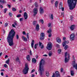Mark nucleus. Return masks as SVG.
<instances>
[{"label":"nucleus","instance_id":"obj_1","mask_svg":"<svg viewBox=\"0 0 77 77\" xmlns=\"http://www.w3.org/2000/svg\"><path fill=\"white\" fill-rule=\"evenodd\" d=\"M15 32L13 29L11 30V31L9 32L7 38V41L9 44L10 46H12L14 45V42L13 39L15 36Z\"/></svg>","mask_w":77,"mask_h":77},{"label":"nucleus","instance_id":"obj_2","mask_svg":"<svg viewBox=\"0 0 77 77\" xmlns=\"http://www.w3.org/2000/svg\"><path fill=\"white\" fill-rule=\"evenodd\" d=\"M77 0H67V3L70 10H72L75 8Z\"/></svg>","mask_w":77,"mask_h":77},{"label":"nucleus","instance_id":"obj_3","mask_svg":"<svg viewBox=\"0 0 77 77\" xmlns=\"http://www.w3.org/2000/svg\"><path fill=\"white\" fill-rule=\"evenodd\" d=\"M39 65V74L41 77L43 75V72H44V61L43 59H42L40 61Z\"/></svg>","mask_w":77,"mask_h":77},{"label":"nucleus","instance_id":"obj_4","mask_svg":"<svg viewBox=\"0 0 77 77\" xmlns=\"http://www.w3.org/2000/svg\"><path fill=\"white\" fill-rule=\"evenodd\" d=\"M29 71V66L26 63L25 64V68L24 70H23V72L24 74H26Z\"/></svg>","mask_w":77,"mask_h":77},{"label":"nucleus","instance_id":"obj_5","mask_svg":"<svg viewBox=\"0 0 77 77\" xmlns=\"http://www.w3.org/2000/svg\"><path fill=\"white\" fill-rule=\"evenodd\" d=\"M67 54H68V52H66L65 53V63H67V62H68V61H69V54H68V59L67 58V57H66V56H67Z\"/></svg>","mask_w":77,"mask_h":77},{"label":"nucleus","instance_id":"obj_6","mask_svg":"<svg viewBox=\"0 0 77 77\" xmlns=\"http://www.w3.org/2000/svg\"><path fill=\"white\" fill-rule=\"evenodd\" d=\"M46 48L48 50H51V49L52 48V43L51 42L48 43Z\"/></svg>","mask_w":77,"mask_h":77},{"label":"nucleus","instance_id":"obj_7","mask_svg":"<svg viewBox=\"0 0 77 77\" xmlns=\"http://www.w3.org/2000/svg\"><path fill=\"white\" fill-rule=\"evenodd\" d=\"M45 38V34L43 32H42L40 34V40H43Z\"/></svg>","mask_w":77,"mask_h":77},{"label":"nucleus","instance_id":"obj_8","mask_svg":"<svg viewBox=\"0 0 77 77\" xmlns=\"http://www.w3.org/2000/svg\"><path fill=\"white\" fill-rule=\"evenodd\" d=\"M75 34H72L70 36V39L71 41H74V38H75Z\"/></svg>","mask_w":77,"mask_h":77},{"label":"nucleus","instance_id":"obj_9","mask_svg":"<svg viewBox=\"0 0 77 77\" xmlns=\"http://www.w3.org/2000/svg\"><path fill=\"white\" fill-rule=\"evenodd\" d=\"M33 12L34 13V15H36L38 13V8H34L33 10Z\"/></svg>","mask_w":77,"mask_h":77},{"label":"nucleus","instance_id":"obj_10","mask_svg":"<svg viewBox=\"0 0 77 77\" xmlns=\"http://www.w3.org/2000/svg\"><path fill=\"white\" fill-rule=\"evenodd\" d=\"M54 74L55 76L56 77H60V74H59V72L58 71H56L55 72Z\"/></svg>","mask_w":77,"mask_h":77},{"label":"nucleus","instance_id":"obj_11","mask_svg":"<svg viewBox=\"0 0 77 77\" xmlns=\"http://www.w3.org/2000/svg\"><path fill=\"white\" fill-rule=\"evenodd\" d=\"M69 43V42L68 41H64V42H63V47H65V45H66V44H68Z\"/></svg>","mask_w":77,"mask_h":77},{"label":"nucleus","instance_id":"obj_12","mask_svg":"<svg viewBox=\"0 0 77 77\" xmlns=\"http://www.w3.org/2000/svg\"><path fill=\"white\" fill-rule=\"evenodd\" d=\"M39 12L40 14H42L44 13V9L41 7L40 8Z\"/></svg>","mask_w":77,"mask_h":77},{"label":"nucleus","instance_id":"obj_13","mask_svg":"<svg viewBox=\"0 0 77 77\" xmlns=\"http://www.w3.org/2000/svg\"><path fill=\"white\" fill-rule=\"evenodd\" d=\"M23 16L25 20H27V17H28V16L27 15V13L26 12H24Z\"/></svg>","mask_w":77,"mask_h":77},{"label":"nucleus","instance_id":"obj_14","mask_svg":"<svg viewBox=\"0 0 77 77\" xmlns=\"http://www.w3.org/2000/svg\"><path fill=\"white\" fill-rule=\"evenodd\" d=\"M35 29L37 31H38L39 30V24H37L36 25Z\"/></svg>","mask_w":77,"mask_h":77},{"label":"nucleus","instance_id":"obj_15","mask_svg":"<svg viewBox=\"0 0 77 77\" xmlns=\"http://www.w3.org/2000/svg\"><path fill=\"white\" fill-rule=\"evenodd\" d=\"M56 41L58 43H61V39L60 38H57L56 39Z\"/></svg>","mask_w":77,"mask_h":77},{"label":"nucleus","instance_id":"obj_16","mask_svg":"<svg viewBox=\"0 0 77 77\" xmlns=\"http://www.w3.org/2000/svg\"><path fill=\"white\" fill-rule=\"evenodd\" d=\"M70 28L71 30L72 31V30H74V29H75V26H74V25H72L70 26Z\"/></svg>","mask_w":77,"mask_h":77},{"label":"nucleus","instance_id":"obj_17","mask_svg":"<svg viewBox=\"0 0 77 77\" xmlns=\"http://www.w3.org/2000/svg\"><path fill=\"white\" fill-rule=\"evenodd\" d=\"M22 38L23 40L24 41H27V39L26 37H25L24 36H22Z\"/></svg>","mask_w":77,"mask_h":77},{"label":"nucleus","instance_id":"obj_18","mask_svg":"<svg viewBox=\"0 0 77 77\" xmlns=\"http://www.w3.org/2000/svg\"><path fill=\"white\" fill-rule=\"evenodd\" d=\"M71 75L72 76H73L74 75V71L71 70H70Z\"/></svg>","mask_w":77,"mask_h":77},{"label":"nucleus","instance_id":"obj_19","mask_svg":"<svg viewBox=\"0 0 77 77\" xmlns=\"http://www.w3.org/2000/svg\"><path fill=\"white\" fill-rule=\"evenodd\" d=\"M34 40H33L31 42V46L32 48H33V45H34Z\"/></svg>","mask_w":77,"mask_h":77},{"label":"nucleus","instance_id":"obj_20","mask_svg":"<svg viewBox=\"0 0 77 77\" xmlns=\"http://www.w3.org/2000/svg\"><path fill=\"white\" fill-rule=\"evenodd\" d=\"M52 54H53V53H52V51H50L49 52L48 55L49 57H51V56H52Z\"/></svg>","mask_w":77,"mask_h":77},{"label":"nucleus","instance_id":"obj_21","mask_svg":"<svg viewBox=\"0 0 77 77\" xmlns=\"http://www.w3.org/2000/svg\"><path fill=\"white\" fill-rule=\"evenodd\" d=\"M26 59L28 61H30V56L29 55H28L26 57Z\"/></svg>","mask_w":77,"mask_h":77},{"label":"nucleus","instance_id":"obj_22","mask_svg":"<svg viewBox=\"0 0 77 77\" xmlns=\"http://www.w3.org/2000/svg\"><path fill=\"white\" fill-rule=\"evenodd\" d=\"M32 61L34 63H36V60L35 58H33L32 60Z\"/></svg>","mask_w":77,"mask_h":77},{"label":"nucleus","instance_id":"obj_23","mask_svg":"<svg viewBox=\"0 0 77 77\" xmlns=\"http://www.w3.org/2000/svg\"><path fill=\"white\" fill-rule=\"evenodd\" d=\"M46 75L47 77H49L50 76V74H49V72H48L46 71Z\"/></svg>","mask_w":77,"mask_h":77},{"label":"nucleus","instance_id":"obj_24","mask_svg":"<svg viewBox=\"0 0 77 77\" xmlns=\"http://www.w3.org/2000/svg\"><path fill=\"white\" fill-rule=\"evenodd\" d=\"M57 5H58V1H57L55 3V6L56 8L57 6Z\"/></svg>","mask_w":77,"mask_h":77},{"label":"nucleus","instance_id":"obj_25","mask_svg":"<svg viewBox=\"0 0 77 77\" xmlns=\"http://www.w3.org/2000/svg\"><path fill=\"white\" fill-rule=\"evenodd\" d=\"M0 2H1V3H6L5 1L4 0H0Z\"/></svg>","mask_w":77,"mask_h":77},{"label":"nucleus","instance_id":"obj_26","mask_svg":"<svg viewBox=\"0 0 77 77\" xmlns=\"http://www.w3.org/2000/svg\"><path fill=\"white\" fill-rule=\"evenodd\" d=\"M37 24V21H34L33 22V25L34 26H36V25Z\"/></svg>","mask_w":77,"mask_h":77},{"label":"nucleus","instance_id":"obj_27","mask_svg":"<svg viewBox=\"0 0 77 77\" xmlns=\"http://www.w3.org/2000/svg\"><path fill=\"white\" fill-rule=\"evenodd\" d=\"M9 58L8 59V60H7L5 62V63H7V64H9Z\"/></svg>","mask_w":77,"mask_h":77},{"label":"nucleus","instance_id":"obj_28","mask_svg":"<svg viewBox=\"0 0 77 77\" xmlns=\"http://www.w3.org/2000/svg\"><path fill=\"white\" fill-rule=\"evenodd\" d=\"M12 11L14 12H15V11H17V9L15 8H12Z\"/></svg>","mask_w":77,"mask_h":77},{"label":"nucleus","instance_id":"obj_29","mask_svg":"<svg viewBox=\"0 0 77 77\" xmlns=\"http://www.w3.org/2000/svg\"><path fill=\"white\" fill-rule=\"evenodd\" d=\"M51 29H49V30L47 31L48 33H51Z\"/></svg>","mask_w":77,"mask_h":77},{"label":"nucleus","instance_id":"obj_30","mask_svg":"<svg viewBox=\"0 0 77 77\" xmlns=\"http://www.w3.org/2000/svg\"><path fill=\"white\" fill-rule=\"evenodd\" d=\"M35 6L36 8H37V7H38V2H35Z\"/></svg>","mask_w":77,"mask_h":77},{"label":"nucleus","instance_id":"obj_31","mask_svg":"<svg viewBox=\"0 0 77 77\" xmlns=\"http://www.w3.org/2000/svg\"><path fill=\"white\" fill-rule=\"evenodd\" d=\"M48 26L49 27H51V24L50 23H49L48 24Z\"/></svg>","mask_w":77,"mask_h":77},{"label":"nucleus","instance_id":"obj_32","mask_svg":"<svg viewBox=\"0 0 77 77\" xmlns=\"http://www.w3.org/2000/svg\"><path fill=\"white\" fill-rule=\"evenodd\" d=\"M39 22H40L42 23V24H43V23H44V21H43V20H42V19H41L40 20H39Z\"/></svg>","mask_w":77,"mask_h":77},{"label":"nucleus","instance_id":"obj_33","mask_svg":"<svg viewBox=\"0 0 77 77\" xmlns=\"http://www.w3.org/2000/svg\"><path fill=\"white\" fill-rule=\"evenodd\" d=\"M7 11V9L5 8L4 10V14H6V12Z\"/></svg>","mask_w":77,"mask_h":77},{"label":"nucleus","instance_id":"obj_34","mask_svg":"<svg viewBox=\"0 0 77 77\" xmlns=\"http://www.w3.org/2000/svg\"><path fill=\"white\" fill-rule=\"evenodd\" d=\"M68 48V45H66L64 47V49L65 50H66Z\"/></svg>","mask_w":77,"mask_h":77},{"label":"nucleus","instance_id":"obj_35","mask_svg":"<svg viewBox=\"0 0 77 77\" xmlns=\"http://www.w3.org/2000/svg\"><path fill=\"white\" fill-rule=\"evenodd\" d=\"M62 50L60 49H59L58 50V53H61Z\"/></svg>","mask_w":77,"mask_h":77},{"label":"nucleus","instance_id":"obj_36","mask_svg":"<svg viewBox=\"0 0 77 77\" xmlns=\"http://www.w3.org/2000/svg\"><path fill=\"white\" fill-rule=\"evenodd\" d=\"M29 33H27L26 34V36L28 39H29Z\"/></svg>","mask_w":77,"mask_h":77},{"label":"nucleus","instance_id":"obj_37","mask_svg":"<svg viewBox=\"0 0 77 77\" xmlns=\"http://www.w3.org/2000/svg\"><path fill=\"white\" fill-rule=\"evenodd\" d=\"M21 17V14H19L17 16V18H19V17Z\"/></svg>","mask_w":77,"mask_h":77},{"label":"nucleus","instance_id":"obj_38","mask_svg":"<svg viewBox=\"0 0 77 77\" xmlns=\"http://www.w3.org/2000/svg\"><path fill=\"white\" fill-rule=\"evenodd\" d=\"M59 8H60V9H62V5H60L59 6Z\"/></svg>","mask_w":77,"mask_h":77},{"label":"nucleus","instance_id":"obj_39","mask_svg":"<svg viewBox=\"0 0 77 77\" xmlns=\"http://www.w3.org/2000/svg\"><path fill=\"white\" fill-rule=\"evenodd\" d=\"M37 44H35L34 45V48L35 49H36V48H37Z\"/></svg>","mask_w":77,"mask_h":77},{"label":"nucleus","instance_id":"obj_40","mask_svg":"<svg viewBox=\"0 0 77 77\" xmlns=\"http://www.w3.org/2000/svg\"><path fill=\"white\" fill-rule=\"evenodd\" d=\"M51 18L52 20H53V14H51Z\"/></svg>","mask_w":77,"mask_h":77},{"label":"nucleus","instance_id":"obj_41","mask_svg":"<svg viewBox=\"0 0 77 77\" xmlns=\"http://www.w3.org/2000/svg\"><path fill=\"white\" fill-rule=\"evenodd\" d=\"M16 38L17 39H18L19 38V36H18V34L16 35Z\"/></svg>","mask_w":77,"mask_h":77},{"label":"nucleus","instance_id":"obj_42","mask_svg":"<svg viewBox=\"0 0 77 77\" xmlns=\"http://www.w3.org/2000/svg\"><path fill=\"white\" fill-rule=\"evenodd\" d=\"M8 25V24L7 23H6L5 24V27H7Z\"/></svg>","mask_w":77,"mask_h":77},{"label":"nucleus","instance_id":"obj_43","mask_svg":"<svg viewBox=\"0 0 77 77\" xmlns=\"http://www.w3.org/2000/svg\"><path fill=\"white\" fill-rule=\"evenodd\" d=\"M9 16H10V17H12V13H11L9 12Z\"/></svg>","mask_w":77,"mask_h":77},{"label":"nucleus","instance_id":"obj_44","mask_svg":"<svg viewBox=\"0 0 77 77\" xmlns=\"http://www.w3.org/2000/svg\"><path fill=\"white\" fill-rule=\"evenodd\" d=\"M56 47H60V46L58 44H56Z\"/></svg>","mask_w":77,"mask_h":77},{"label":"nucleus","instance_id":"obj_45","mask_svg":"<svg viewBox=\"0 0 77 77\" xmlns=\"http://www.w3.org/2000/svg\"><path fill=\"white\" fill-rule=\"evenodd\" d=\"M23 35H26V32H25V31L23 32Z\"/></svg>","mask_w":77,"mask_h":77},{"label":"nucleus","instance_id":"obj_46","mask_svg":"<svg viewBox=\"0 0 77 77\" xmlns=\"http://www.w3.org/2000/svg\"><path fill=\"white\" fill-rule=\"evenodd\" d=\"M16 60L17 61H18V60H19V58H18V57H17L16 58Z\"/></svg>","mask_w":77,"mask_h":77},{"label":"nucleus","instance_id":"obj_47","mask_svg":"<svg viewBox=\"0 0 77 77\" xmlns=\"http://www.w3.org/2000/svg\"><path fill=\"white\" fill-rule=\"evenodd\" d=\"M4 67H5V68H7V64H4Z\"/></svg>","mask_w":77,"mask_h":77},{"label":"nucleus","instance_id":"obj_48","mask_svg":"<svg viewBox=\"0 0 77 77\" xmlns=\"http://www.w3.org/2000/svg\"><path fill=\"white\" fill-rule=\"evenodd\" d=\"M14 25L17 26L18 25V23H17V22H14Z\"/></svg>","mask_w":77,"mask_h":77},{"label":"nucleus","instance_id":"obj_49","mask_svg":"<svg viewBox=\"0 0 77 77\" xmlns=\"http://www.w3.org/2000/svg\"><path fill=\"white\" fill-rule=\"evenodd\" d=\"M63 68H61V70H60V72H63Z\"/></svg>","mask_w":77,"mask_h":77},{"label":"nucleus","instance_id":"obj_50","mask_svg":"<svg viewBox=\"0 0 77 77\" xmlns=\"http://www.w3.org/2000/svg\"><path fill=\"white\" fill-rule=\"evenodd\" d=\"M29 54L30 55H32V51H31V50L30 51Z\"/></svg>","mask_w":77,"mask_h":77},{"label":"nucleus","instance_id":"obj_51","mask_svg":"<svg viewBox=\"0 0 77 77\" xmlns=\"http://www.w3.org/2000/svg\"><path fill=\"white\" fill-rule=\"evenodd\" d=\"M42 45V43L40 42H39V45L40 46H41Z\"/></svg>","mask_w":77,"mask_h":77},{"label":"nucleus","instance_id":"obj_52","mask_svg":"<svg viewBox=\"0 0 77 77\" xmlns=\"http://www.w3.org/2000/svg\"><path fill=\"white\" fill-rule=\"evenodd\" d=\"M54 73H53L52 77H55V75H54Z\"/></svg>","mask_w":77,"mask_h":77},{"label":"nucleus","instance_id":"obj_53","mask_svg":"<svg viewBox=\"0 0 77 77\" xmlns=\"http://www.w3.org/2000/svg\"><path fill=\"white\" fill-rule=\"evenodd\" d=\"M12 26L13 27H15V28H16V26H15V25L14 24H12Z\"/></svg>","mask_w":77,"mask_h":77},{"label":"nucleus","instance_id":"obj_54","mask_svg":"<svg viewBox=\"0 0 77 77\" xmlns=\"http://www.w3.org/2000/svg\"><path fill=\"white\" fill-rule=\"evenodd\" d=\"M61 15L62 16V15L63 16V17H64V13H61Z\"/></svg>","mask_w":77,"mask_h":77},{"label":"nucleus","instance_id":"obj_55","mask_svg":"<svg viewBox=\"0 0 77 77\" xmlns=\"http://www.w3.org/2000/svg\"><path fill=\"white\" fill-rule=\"evenodd\" d=\"M23 18H20V21H23Z\"/></svg>","mask_w":77,"mask_h":77},{"label":"nucleus","instance_id":"obj_56","mask_svg":"<svg viewBox=\"0 0 77 77\" xmlns=\"http://www.w3.org/2000/svg\"><path fill=\"white\" fill-rule=\"evenodd\" d=\"M0 7L1 8H3V6L2 5L0 4Z\"/></svg>","mask_w":77,"mask_h":77},{"label":"nucleus","instance_id":"obj_57","mask_svg":"<svg viewBox=\"0 0 77 77\" xmlns=\"http://www.w3.org/2000/svg\"><path fill=\"white\" fill-rule=\"evenodd\" d=\"M70 18L71 21H72V19L73 18V17L72 16H70Z\"/></svg>","mask_w":77,"mask_h":77},{"label":"nucleus","instance_id":"obj_58","mask_svg":"<svg viewBox=\"0 0 77 77\" xmlns=\"http://www.w3.org/2000/svg\"><path fill=\"white\" fill-rule=\"evenodd\" d=\"M48 36L49 38H50L51 36V34L50 33L49 35Z\"/></svg>","mask_w":77,"mask_h":77},{"label":"nucleus","instance_id":"obj_59","mask_svg":"<svg viewBox=\"0 0 77 77\" xmlns=\"http://www.w3.org/2000/svg\"><path fill=\"white\" fill-rule=\"evenodd\" d=\"M1 75L2 76H3V75H4V74L3 73V72H1Z\"/></svg>","mask_w":77,"mask_h":77},{"label":"nucleus","instance_id":"obj_60","mask_svg":"<svg viewBox=\"0 0 77 77\" xmlns=\"http://www.w3.org/2000/svg\"><path fill=\"white\" fill-rule=\"evenodd\" d=\"M63 40H65V39H66V38H65V37H63Z\"/></svg>","mask_w":77,"mask_h":77},{"label":"nucleus","instance_id":"obj_61","mask_svg":"<svg viewBox=\"0 0 77 77\" xmlns=\"http://www.w3.org/2000/svg\"><path fill=\"white\" fill-rule=\"evenodd\" d=\"M34 71H35V69H33V70H32L31 71V72H34Z\"/></svg>","mask_w":77,"mask_h":77},{"label":"nucleus","instance_id":"obj_62","mask_svg":"<svg viewBox=\"0 0 77 77\" xmlns=\"http://www.w3.org/2000/svg\"><path fill=\"white\" fill-rule=\"evenodd\" d=\"M54 2V0H51V3L52 4H53V3Z\"/></svg>","mask_w":77,"mask_h":77},{"label":"nucleus","instance_id":"obj_63","mask_svg":"<svg viewBox=\"0 0 77 77\" xmlns=\"http://www.w3.org/2000/svg\"><path fill=\"white\" fill-rule=\"evenodd\" d=\"M44 48V46H42L41 47V48L42 49V48Z\"/></svg>","mask_w":77,"mask_h":77},{"label":"nucleus","instance_id":"obj_64","mask_svg":"<svg viewBox=\"0 0 77 77\" xmlns=\"http://www.w3.org/2000/svg\"><path fill=\"white\" fill-rule=\"evenodd\" d=\"M7 57H8V56L7 55H6L5 58H7Z\"/></svg>","mask_w":77,"mask_h":77}]
</instances>
